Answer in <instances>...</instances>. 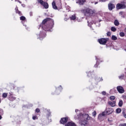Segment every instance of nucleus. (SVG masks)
Segmentation results:
<instances>
[{
    "label": "nucleus",
    "mask_w": 126,
    "mask_h": 126,
    "mask_svg": "<svg viewBox=\"0 0 126 126\" xmlns=\"http://www.w3.org/2000/svg\"><path fill=\"white\" fill-rule=\"evenodd\" d=\"M82 13H83L85 16H91L95 13V10H92L89 8H86L81 10Z\"/></svg>",
    "instance_id": "1"
},
{
    "label": "nucleus",
    "mask_w": 126,
    "mask_h": 126,
    "mask_svg": "<svg viewBox=\"0 0 126 126\" xmlns=\"http://www.w3.org/2000/svg\"><path fill=\"white\" fill-rule=\"evenodd\" d=\"M83 118H85V121L82 122L81 126H85V125H87V121H89V120H90V117H89V115L88 114H85L83 116Z\"/></svg>",
    "instance_id": "2"
},
{
    "label": "nucleus",
    "mask_w": 126,
    "mask_h": 126,
    "mask_svg": "<svg viewBox=\"0 0 126 126\" xmlns=\"http://www.w3.org/2000/svg\"><path fill=\"white\" fill-rule=\"evenodd\" d=\"M37 2L40 3L45 9L49 8V4H48V2L43 1V0H37Z\"/></svg>",
    "instance_id": "3"
},
{
    "label": "nucleus",
    "mask_w": 126,
    "mask_h": 126,
    "mask_svg": "<svg viewBox=\"0 0 126 126\" xmlns=\"http://www.w3.org/2000/svg\"><path fill=\"white\" fill-rule=\"evenodd\" d=\"M117 9H126V3L123 2V3H118L116 5Z\"/></svg>",
    "instance_id": "4"
},
{
    "label": "nucleus",
    "mask_w": 126,
    "mask_h": 126,
    "mask_svg": "<svg viewBox=\"0 0 126 126\" xmlns=\"http://www.w3.org/2000/svg\"><path fill=\"white\" fill-rule=\"evenodd\" d=\"M108 41L107 39L102 38L98 39V42L101 45H106L107 41Z\"/></svg>",
    "instance_id": "5"
},
{
    "label": "nucleus",
    "mask_w": 126,
    "mask_h": 126,
    "mask_svg": "<svg viewBox=\"0 0 126 126\" xmlns=\"http://www.w3.org/2000/svg\"><path fill=\"white\" fill-rule=\"evenodd\" d=\"M68 121V117H66L64 118H62L60 120V123L61 124V125H65V124H66Z\"/></svg>",
    "instance_id": "6"
},
{
    "label": "nucleus",
    "mask_w": 126,
    "mask_h": 126,
    "mask_svg": "<svg viewBox=\"0 0 126 126\" xmlns=\"http://www.w3.org/2000/svg\"><path fill=\"white\" fill-rule=\"evenodd\" d=\"M95 60L96 61V63L94 65V67H98V65H99V64H100V63H102L103 61L101 60V59L97 56H95Z\"/></svg>",
    "instance_id": "7"
},
{
    "label": "nucleus",
    "mask_w": 126,
    "mask_h": 126,
    "mask_svg": "<svg viewBox=\"0 0 126 126\" xmlns=\"http://www.w3.org/2000/svg\"><path fill=\"white\" fill-rule=\"evenodd\" d=\"M117 91H118L119 93H120L121 94H123V93H125V89H124V87L119 86L117 87Z\"/></svg>",
    "instance_id": "8"
},
{
    "label": "nucleus",
    "mask_w": 126,
    "mask_h": 126,
    "mask_svg": "<svg viewBox=\"0 0 126 126\" xmlns=\"http://www.w3.org/2000/svg\"><path fill=\"white\" fill-rule=\"evenodd\" d=\"M9 95L8 97V100L11 101H14L16 99V97H15L14 96H13V94H11V93H9Z\"/></svg>",
    "instance_id": "9"
},
{
    "label": "nucleus",
    "mask_w": 126,
    "mask_h": 126,
    "mask_svg": "<svg viewBox=\"0 0 126 126\" xmlns=\"http://www.w3.org/2000/svg\"><path fill=\"white\" fill-rule=\"evenodd\" d=\"M108 6L109 10H113V9H114V8H115V4H114L111 2H110L108 4Z\"/></svg>",
    "instance_id": "10"
},
{
    "label": "nucleus",
    "mask_w": 126,
    "mask_h": 126,
    "mask_svg": "<svg viewBox=\"0 0 126 126\" xmlns=\"http://www.w3.org/2000/svg\"><path fill=\"white\" fill-rule=\"evenodd\" d=\"M114 112V109L113 108H108L107 109L106 112V115H111Z\"/></svg>",
    "instance_id": "11"
},
{
    "label": "nucleus",
    "mask_w": 126,
    "mask_h": 126,
    "mask_svg": "<svg viewBox=\"0 0 126 126\" xmlns=\"http://www.w3.org/2000/svg\"><path fill=\"white\" fill-rule=\"evenodd\" d=\"M65 126H76L75 123H73L72 121L68 122L65 125Z\"/></svg>",
    "instance_id": "12"
},
{
    "label": "nucleus",
    "mask_w": 126,
    "mask_h": 126,
    "mask_svg": "<svg viewBox=\"0 0 126 126\" xmlns=\"http://www.w3.org/2000/svg\"><path fill=\"white\" fill-rule=\"evenodd\" d=\"M85 2H86V0H78L76 3H79L80 5H83Z\"/></svg>",
    "instance_id": "13"
},
{
    "label": "nucleus",
    "mask_w": 126,
    "mask_h": 126,
    "mask_svg": "<svg viewBox=\"0 0 126 126\" xmlns=\"http://www.w3.org/2000/svg\"><path fill=\"white\" fill-rule=\"evenodd\" d=\"M108 105L111 106V107H115L116 106V101H108Z\"/></svg>",
    "instance_id": "14"
},
{
    "label": "nucleus",
    "mask_w": 126,
    "mask_h": 126,
    "mask_svg": "<svg viewBox=\"0 0 126 126\" xmlns=\"http://www.w3.org/2000/svg\"><path fill=\"white\" fill-rule=\"evenodd\" d=\"M51 20V18H47L42 21V24H46L48 21H50Z\"/></svg>",
    "instance_id": "15"
},
{
    "label": "nucleus",
    "mask_w": 126,
    "mask_h": 126,
    "mask_svg": "<svg viewBox=\"0 0 126 126\" xmlns=\"http://www.w3.org/2000/svg\"><path fill=\"white\" fill-rule=\"evenodd\" d=\"M52 7L54 8V9H58V7L56 5V1H55L52 2Z\"/></svg>",
    "instance_id": "16"
},
{
    "label": "nucleus",
    "mask_w": 126,
    "mask_h": 126,
    "mask_svg": "<svg viewBox=\"0 0 126 126\" xmlns=\"http://www.w3.org/2000/svg\"><path fill=\"white\" fill-rule=\"evenodd\" d=\"M15 10H16V13H18L19 15H20V16L22 15V13H21V12L18 10V7H16Z\"/></svg>",
    "instance_id": "17"
},
{
    "label": "nucleus",
    "mask_w": 126,
    "mask_h": 126,
    "mask_svg": "<svg viewBox=\"0 0 126 126\" xmlns=\"http://www.w3.org/2000/svg\"><path fill=\"white\" fill-rule=\"evenodd\" d=\"M123 105H124V102L122 100H120L118 103L119 107H123Z\"/></svg>",
    "instance_id": "18"
},
{
    "label": "nucleus",
    "mask_w": 126,
    "mask_h": 126,
    "mask_svg": "<svg viewBox=\"0 0 126 126\" xmlns=\"http://www.w3.org/2000/svg\"><path fill=\"white\" fill-rule=\"evenodd\" d=\"M114 25H115V26H119V25H120V23H119V21H118V20H115Z\"/></svg>",
    "instance_id": "19"
},
{
    "label": "nucleus",
    "mask_w": 126,
    "mask_h": 126,
    "mask_svg": "<svg viewBox=\"0 0 126 126\" xmlns=\"http://www.w3.org/2000/svg\"><path fill=\"white\" fill-rule=\"evenodd\" d=\"M119 79H120V80H123V79L125 78V74H123L119 76Z\"/></svg>",
    "instance_id": "20"
},
{
    "label": "nucleus",
    "mask_w": 126,
    "mask_h": 126,
    "mask_svg": "<svg viewBox=\"0 0 126 126\" xmlns=\"http://www.w3.org/2000/svg\"><path fill=\"white\" fill-rule=\"evenodd\" d=\"M71 20H75L76 19V17L75 15H72L71 17H70Z\"/></svg>",
    "instance_id": "21"
},
{
    "label": "nucleus",
    "mask_w": 126,
    "mask_h": 126,
    "mask_svg": "<svg viewBox=\"0 0 126 126\" xmlns=\"http://www.w3.org/2000/svg\"><path fill=\"white\" fill-rule=\"evenodd\" d=\"M112 40H113L114 41H116V40L118 39V37L116 36L115 35H112L111 37Z\"/></svg>",
    "instance_id": "22"
},
{
    "label": "nucleus",
    "mask_w": 126,
    "mask_h": 126,
    "mask_svg": "<svg viewBox=\"0 0 126 126\" xmlns=\"http://www.w3.org/2000/svg\"><path fill=\"white\" fill-rule=\"evenodd\" d=\"M111 30L112 32H116L117 31V29L114 27H112Z\"/></svg>",
    "instance_id": "23"
},
{
    "label": "nucleus",
    "mask_w": 126,
    "mask_h": 126,
    "mask_svg": "<svg viewBox=\"0 0 126 126\" xmlns=\"http://www.w3.org/2000/svg\"><path fill=\"white\" fill-rule=\"evenodd\" d=\"M110 99L111 101H114V100H115V99H116V96L112 95L110 97Z\"/></svg>",
    "instance_id": "24"
},
{
    "label": "nucleus",
    "mask_w": 126,
    "mask_h": 126,
    "mask_svg": "<svg viewBox=\"0 0 126 126\" xmlns=\"http://www.w3.org/2000/svg\"><path fill=\"white\" fill-rule=\"evenodd\" d=\"M121 112H122V109L117 108L116 109V113H117V114H120V113H121Z\"/></svg>",
    "instance_id": "25"
},
{
    "label": "nucleus",
    "mask_w": 126,
    "mask_h": 126,
    "mask_svg": "<svg viewBox=\"0 0 126 126\" xmlns=\"http://www.w3.org/2000/svg\"><path fill=\"white\" fill-rule=\"evenodd\" d=\"M3 98H6L7 97V93H4L2 95Z\"/></svg>",
    "instance_id": "26"
},
{
    "label": "nucleus",
    "mask_w": 126,
    "mask_h": 126,
    "mask_svg": "<svg viewBox=\"0 0 126 126\" xmlns=\"http://www.w3.org/2000/svg\"><path fill=\"white\" fill-rule=\"evenodd\" d=\"M20 20H22V21H24V20H25V19H26V18H25V17L22 16L20 17Z\"/></svg>",
    "instance_id": "27"
},
{
    "label": "nucleus",
    "mask_w": 126,
    "mask_h": 126,
    "mask_svg": "<svg viewBox=\"0 0 126 126\" xmlns=\"http://www.w3.org/2000/svg\"><path fill=\"white\" fill-rule=\"evenodd\" d=\"M105 115L106 114H105V112H103L102 114H100L98 115V118H100V117H104Z\"/></svg>",
    "instance_id": "28"
},
{
    "label": "nucleus",
    "mask_w": 126,
    "mask_h": 126,
    "mask_svg": "<svg viewBox=\"0 0 126 126\" xmlns=\"http://www.w3.org/2000/svg\"><path fill=\"white\" fill-rule=\"evenodd\" d=\"M120 36H121V37H125V33L124 32H120Z\"/></svg>",
    "instance_id": "29"
},
{
    "label": "nucleus",
    "mask_w": 126,
    "mask_h": 126,
    "mask_svg": "<svg viewBox=\"0 0 126 126\" xmlns=\"http://www.w3.org/2000/svg\"><path fill=\"white\" fill-rule=\"evenodd\" d=\"M122 115H123V117H124V118H125V119H126V112L125 111H123Z\"/></svg>",
    "instance_id": "30"
},
{
    "label": "nucleus",
    "mask_w": 126,
    "mask_h": 126,
    "mask_svg": "<svg viewBox=\"0 0 126 126\" xmlns=\"http://www.w3.org/2000/svg\"><path fill=\"white\" fill-rule=\"evenodd\" d=\"M92 115L93 117H96V115H97V113L96 112V111H94L92 113Z\"/></svg>",
    "instance_id": "31"
},
{
    "label": "nucleus",
    "mask_w": 126,
    "mask_h": 126,
    "mask_svg": "<svg viewBox=\"0 0 126 126\" xmlns=\"http://www.w3.org/2000/svg\"><path fill=\"white\" fill-rule=\"evenodd\" d=\"M35 112H36V113H40V109H39V108H36V109H35Z\"/></svg>",
    "instance_id": "32"
},
{
    "label": "nucleus",
    "mask_w": 126,
    "mask_h": 126,
    "mask_svg": "<svg viewBox=\"0 0 126 126\" xmlns=\"http://www.w3.org/2000/svg\"><path fill=\"white\" fill-rule=\"evenodd\" d=\"M0 115H3V111L1 109H0Z\"/></svg>",
    "instance_id": "33"
},
{
    "label": "nucleus",
    "mask_w": 126,
    "mask_h": 126,
    "mask_svg": "<svg viewBox=\"0 0 126 126\" xmlns=\"http://www.w3.org/2000/svg\"><path fill=\"white\" fill-rule=\"evenodd\" d=\"M107 36H111V32H107Z\"/></svg>",
    "instance_id": "34"
},
{
    "label": "nucleus",
    "mask_w": 126,
    "mask_h": 126,
    "mask_svg": "<svg viewBox=\"0 0 126 126\" xmlns=\"http://www.w3.org/2000/svg\"><path fill=\"white\" fill-rule=\"evenodd\" d=\"M119 126H126V124H120Z\"/></svg>",
    "instance_id": "35"
},
{
    "label": "nucleus",
    "mask_w": 126,
    "mask_h": 126,
    "mask_svg": "<svg viewBox=\"0 0 126 126\" xmlns=\"http://www.w3.org/2000/svg\"><path fill=\"white\" fill-rule=\"evenodd\" d=\"M119 14L120 15H123V14H124V12L123 11L120 12Z\"/></svg>",
    "instance_id": "36"
},
{
    "label": "nucleus",
    "mask_w": 126,
    "mask_h": 126,
    "mask_svg": "<svg viewBox=\"0 0 126 126\" xmlns=\"http://www.w3.org/2000/svg\"><path fill=\"white\" fill-rule=\"evenodd\" d=\"M30 16H33V12H30Z\"/></svg>",
    "instance_id": "37"
},
{
    "label": "nucleus",
    "mask_w": 126,
    "mask_h": 126,
    "mask_svg": "<svg viewBox=\"0 0 126 126\" xmlns=\"http://www.w3.org/2000/svg\"><path fill=\"white\" fill-rule=\"evenodd\" d=\"M36 118H37V116H33L32 120H36Z\"/></svg>",
    "instance_id": "38"
},
{
    "label": "nucleus",
    "mask_w": 126,
    "mask_h": 126,
    "mask_svg": "<svg viewBox=\"0 0 126 126\" xmlns=\"http://www.w3.org/2000/svg\"><path fill=\"white\" fill-rule=\"evenodd\" d=\"M106 0H99V1H101V2H105V1H106Z\"/></svg>",
    "instance_id": "39"
},
{
    "label": "nucleus",
    "mask_w": 126,
    "mask_h": 126,
    "mask_svg": "<svg viewBox=\"0 0 126 126\" xmlns=\"http://www.w3.org/2000/svg\"><path fill=\"white\" fill-rule=\"evenodd\" d=\"M106 92H105V91H103V92H102V94L103 95H106Z\"/></svg>",
    "instance_id": "40"
},
{
    "label": "nucleus",
    "mask_w": 126,
    "mask_h": 126,
    "mask_svg": "<svg viewBox=\"0 0 126 126\" xmlns=\"http://www.w3.org/2000/svg\"><path fill=\"white\" fill-rule=\"evenodd\" d=\"M99 81H103V78L102 77L100 78Z\"/></svg>",
    "instance_id": "41"
},
{
    "label": "nucleus",
    "mask_w": 126,
    "mask_h": 126,
    "mask_svg": "<svg viewBox=\"0 0 126 126\" xmlns=\"http://www.w3.org/2000/svg\"><path fill=\"white\" fill-rule=\"evenodd\" d=\"M88 76H89V75H91V72H89L88 73Z\"/></svg>",
    "instance_id": "42"
},
{
    "label": "nucleus",
    "mask_w": 126,
    "mask_h": 126,
    "mask_svg": "<svg viewBox=\"0 0 126 126\" xmlns=\"http://www.w3.org/2000/svg\"><path fill=\"white\" fill-rule=\"evenodd\" d=\"M1 119H2V117H1V115H0V120H1Z\"/></svg>",
    "instance_id": "43"
},
{
    "label": "nucleus",
    "mask_w": 126,
    "mask_h": 126,
    "mask_svg": "<svg viewBox=\"0 0 126 126\" xmlns=\"http://www.w3.org/2000/svg\"><path fill=\"white\" fill-rule=\"evenodd\" d=\"M17 0V1H18V2H19V3H21V1H19V0Z\"/></svg>",
    "instance_id": "44"
},
{
    "label": "nucleus",
    "mask_w": 126,
    "mask_h": 126,
    "mask_svg": "<svg viewBox=\"0 0 126 126\" xmlns=\"http://www.w3.org/2000/svg\"><path fill=\"white\" fill-rule=\"evenodd\" d=\"M42 34H43V32H41V33H40V34H39V36H42L41 35H42Z\"/></svg>",
    "instance_id": "45"
},
{
    "label": "nucleus",
    "mask_w": 126,
    "mask_h": 126,
    "mask_svg": "<svg viewBox=\"0 0 126 126\" xmlns=\"http://www.w3.org/2000/svg\"><path fill=\"white\" fill-rule=\"evenodd\" d=\"M97 3H98V1H96L94 3V4H97Z\"/></svg>",
    "instance_id": "46"
},
{
    "label": "nucleus",
    "mask_w": 126,
    "mask_h": 126,
    "mask_svg": "<svg viewBox=\"0 0 126 126\" xmlns=\"http://www.w3.org/2000/svg\"><path fill=\"white\" fill-rule=\"evenodd\" d=\"M122 17H123L124 18H125V16H122Z\"/></svg>",
    "instance_id": "47"
},
{
    "label": "nucleus",
    "mask_w": 126,
    "mask_h": 126,
    "mask_svg": "<svg viewBox=\"0 0 126 126\" xmlns=\"http://www.w3.org/2000/svg\"><path fill=\"white\" fill-rule=\"evenodd\" d=\"M1 102V100H0V103Z\"/></svg>",
    "instance_id": "48"
},
{
    "label": "nucleus",
    "mask_w": 126,
    "mask_h": 126,
    "mask_svg": "<svg viewBox=\"0 0 126 126\" xmlns=\"http://www.w3.org/2000/svg\"><path fill=\"white\" fill-rule=\"evenodd\" d=\"M58 90H59V89H57V90H56V91H58Z\"/></svg>",
    "instance_id": "49"
},
{
    "label": "nucleus",
    "mask_w": 126,
    "mask_h": 126,
    "mask_svg": "<svg viewBox=\"0 0 126 126\" xmlns=\"http://www.w3.org/2000/svg\"><path fill=\"white\" fill-rule=\"evenodd\" d=\"M88 23H89V21H88Z\"/></svg>",
    "instance_id": "50"
},
{
    "label": "nucleus",
    "mask_w": 126,
    "mask_h": 126,
    "mask_svg": "<svg viewBox=\"0 0 126 126\" xmlns=\"http://www.w3.org/2000/svg\"><path fill=\"white\" fill-rule=\"evenodd\" d=\"M60 87H62V86H60Z\"/></svg>",
    "instance_id": "51"
}]
</instances>
